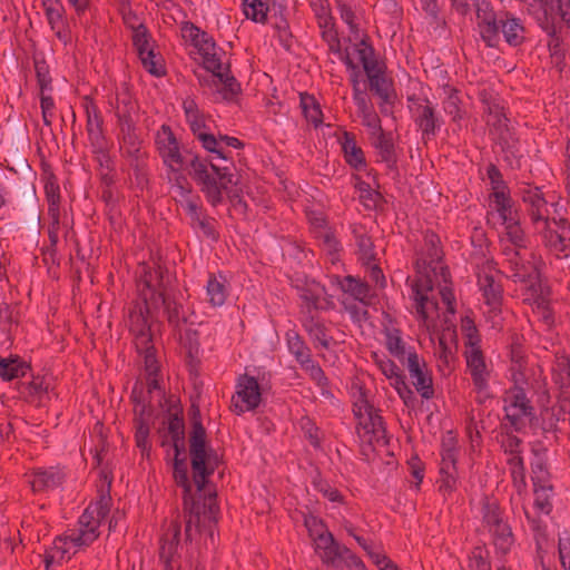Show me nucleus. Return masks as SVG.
<instances>
[{
    "mask_svg": "<svg viewBox=\"0 0 570 570\" xmlns=\"http://www.w3.org/2000/svg\"><path fill=\"white\" fill-rule=\"evenodd\" d=\"M168 278V272L160 265L151 268L144 264L137 281L140 299L128 309V327L134 336L137 352L144 357L147 374V394L151 400L153 394L156 393L159 401L164 397V393L159 385L160 367L156 357L150 328L151 311L160 305L164 306L167 321L174 327H179L181 323L186 322L181 304L165 296Z\"/></svg>",
    "mask_w": 570,
    "mask_h": 570,
    "instance_id": "f257e3e1",
    "label": "nucleus"
},
{
    "mask_svg": "<svg viewBox=\"0 0 570 570\" xmlns=\"http://www.w3.org/2000/svg\"><path fill=\"white\" fill-rule=\"evenodd\" d=\"M443 255L440 237L434 232H425L424 245L417 253L415 262L417 277L412 284L415 309L423 317H426L425 301H428V293L433 289L434 282L441 277L446 283L450 276L448 267L442 262Z\"/></svg>",
    "mask_w": 570,
    "mask_h": 570,
    "instance_id": "f03ea898",
    "label": "nucleus"
},
{
    "mask_svg": "<svg viewBox=\"0 0 570 570\" xmlns=\"http://www.w3.org/2000/svg\"><path fill=\"white\" fill-rule=\"evenodd\" d=\"M189 175L207 202L216 207L223 203V194L234 183L233 164L218 165L213 160L194 156L189 161Z\"/></svg>",
    "mask_w": 570,
    "mask_h": 570,
    "instance_id": "7ed1b4c3",
    "label": "nucleus"
},
{
    "mask_svg": "<svg viewBox=\"0 0 570 570\" xmlns=\"http://www.w3.org/2000/svg\"><path fill=\"white\" fill-rule=\"evenodd\" d=\"M190 410L193 414V429L189 436V452L191 458L193 481L196 485V491L200 493L207 483V478L212 475L218 466L219 458L212 448L207 446L206 430L200 420L199 407L193 404Z\"/></svg>",
    "mask_w": 570,
    "mask_h": 570,
    "instance_id": "20e7f679",
    "label": "nucleus"
},
{
    "mask_svg": "<svg viewBox=\"0 0 570 570\" xmlns=\"http://www.w3.org/2000/svg\"><path fill=\"white\" fill-rule=\"evenodd\" d=\"M523 383L514 373L513 386L508 389L502 397L504 411L502 426L514 432L524 431L535 417V407L531 399L528 397L522 386Z\"/></svg>",
    "mask_w": 570,
    "mask_h": 570,
    "instance_id": "39448f33",
    "label": "nucleus"
},
{
    "mask_svg": "<svg viewBox=\"0 0 570 570\" xmlns=\"http://www.w3.org/2000/svg\"><path fill=\"white\" fill-rule=\"evenodd\" d=\"M353 412L358 420L357 434L361 441L373 448L385 446L387 439L383 419L362 391L353 404Z\"/></svg>",
    "mask_w": 570,
    "mask_h": 570,
    "instance_id": "423d86ee",
    "label": "nucleus"
},
{
    "mask_svg": "<svg viewBox=\"0 0 570 570\" xmlns=\"http://www.w3.org/2000/svg\"><path fill=\"white\" fill-rule=\"evenodd\" d=\"M357 53L358 60L368 78L370 88L383 101L390 98V82L384 75L383 66L375 58L374 48L366 41L361 40L354 48Z\"/></svg>",
    "mask_w": 570,
    "mask_h": 570,
    "instance_id": "0eeeda50",
    "label": "nucleus"
},
{
    "mask_svg": "<svg viewBox=\"0 0 570 570\" xmlns=\"http://www.w3.org/2000/svg\"><path fill=\"white\" fill-rule=\"evenodd\" d=\"M468 372L473 383V390L476 393V402L482 404L492 395L489 391V382L492 374V367L487 363L485 356L480 346H472L464 352Z\"/></svg>",
    "mask_w": 570,
    "mask_h": 570,
    "instance_id": "6e6552de",
    "label": "nucleus"
},
{
    "mask_svg": "<svg viewBox=\"0 0 570 570\" xmlns=\"http://www.w3.org/2000/svg\"><path fill=\"white\" fill-rule=\"evenodd\" d=\"M483 104L484 120L489 127L490 135L500 144H508L510 138L509 118L505 115V108L500 98L481 94Z\"/></svg>",
    "mask_w": 570,
    "mask_h": 570,
    "instance_id": "1a4fd4ad",
    "label": "nucleus"
},
{
    "mask_svg": "<svg viewBox=\"0 0 570 570\" xmlns=\"http://www.w3.org/2000/svg\"><path fill=\"white\" fill-rule=\"evenodd\" d=\"M407 101L413 121L422 132V139L434 137L441 128V120L432 102L428 98L416 96H410Z\"/></svg>",
    "mask_w": 570,
    "mask_h": 570,
    "instance_id": "9d476101",
    "label": "nucleus"
},
{
    "mask_svg": "<svg viewBox=\"0 0 570 570\" xmlns=\"http://www.w3.org/2000/svg\"><path fill=\"white\" fill-rule=\"evenodd\" d=\"M262 401L261 386L256 377L242 374L236 382V392L232 397V411L240 415L247 411L257 409Z\"/></svg>",
    "mask_w": 570,
    "mask_h": 570,
    "instance_id": "9b49d317",
    "label": "nucleus"
},
{
    "mask_svg": "<svg viewBox=\"0 0 570 570\" xmlns=\"http://www.w3.org/2000/svg\"><path fill=\"white\" fill-rule=\"evenodd\" d=\"M173 476L178 487L183 488V499H184V511L188 513V519L186 520L185 534L186 539H190L191 537V523L194 517L196 521H199V505L196 502V499L191 494V482L188 478L187 465L185 459H179V455L175 453L174 458V471Z\"/></svg>",
    "mask_w": 570,
    "mask_h": 570,
    "instance_id": "f8f14e48",
    "label": "nucleus"
},
{
    "mask_svg": "<svg viewBox=\"0 0 570 570\" xmlns=\"http://www.w3.org/2000/svg\"><path fill=\"white\" fill-rule=\"evenodd\" d=\"M402 363L416 392L425 400L432 399L434 396L433 380L425 361L417 353L409 352L406 360Z\"/></svg>",
    "mask_w": 570,
    "mask_h": 570,
    "instance_id": "ddd939ff",
    "label": "nucleus"
},
{
    "mask_svg": "<svg viewBox=\"0 0 570 570\" xmlns=\"http://www.w3.org/2000/svg\"><path fill=\"white\" fill-rule=\"evenodd\" d=\"M157 150L168 168H183L184 156L171 128L163 125L156 134Z\"/></svg>",
    "mask_w": 570,
    "mask_h": 570,
    "instance_id": "4468645a",
    "label": "nucleus"
},
{
    "mask_svg": "<svg viewBox=\"0 0 570 570\" xmlns=\"http://www.w3.org/2000/svg\"><path fill=\"white\" fill-rule=\"evenodd\" d=\"M47 21L56 37L66 46L71 42V30L61 0H42Z\"/></svg>",
    "mask_w": 570,
    "mask_h": 570,
    "instance_id": "2eb2a0df",
    "label": "nucleus"
},
{
    "mask_svg": "<svg viewBox=\"0 0 570 570\" xmlns=\"http://www.w3.org/2000/svg\"><path fill=\"white\" fill-rule=\"evenodd\" d=\"M28 483L33 492H46L62 484L65 473L57 466L36 468L27 473Z\"/></svg>",
    "mask_w": 570,
    "mask_h": 570,
    "instance_id": "dca6fc26",
    "label": "nucleus"
},
{
    "mask_svg": "<svg viewBox=\"0 0 570 570\" xmlns=\"http://www.w3.org/2000/svg\"><path fill=\"white\" fill-rule=\"evenodd\" d=\"M82 107L86 112V129L90 144L101 149L105 145V136L102 130L104 120L95 101L86 96L82 98Z\"/></svg>",
    "mask_w": 570,
    "mask_h": 570,
    "instance_id": "f3484780",
    "label": "nucleus"
},
{
    "mask_svg": "<svg viewBox=\"0 0 570 570\" xmlns=\"http://www.w3.org/2000/svg\"><path fill=\"white\" fill-rule=\"evenodd\" d=\"M520 196L534 225L548 218L547 200L539 187L525 185L520 189Z\"/></svg>",
    "mask_w": 570,
    "mask_h": 570,
    "instance_id": "a211bd4d",
    "label": "nucleus"
},
{
    "mask_svg": "<svg viewBox=\"0 0 570 570\" xmlns=\"http://www.w3.org/2000/svg\"><path fill=\"white\" fill-rule=\"evenodd\" d=\"M100 533H94L90 530L85 531L79 525L76 529H71L63 537L58 538L55 541L53 550L60 553L63 558L66 553L70 551V548L82 549L89 547L94 541L99 538Z\"/></svg>",
    "mask_w": 570,
    "mask_h": 570,
    "instance_id": "6ab92c4d",
    "label": "nucleus"
},
{
    "mask_svg": "<svg viewBox=\"0 0 570 570\" xmlns=\"http://www.w3.org/2000/svg\"><path fill=\"white\" fill-rule=\"evenodd\" d=\"M478 284L482 291L484 301L492 308H497L501 304L502 287L495 281L491 263L482 265L478 273Z\"/></svg>",
    "mask_w": 570,
    "mask_h": 570,
    "instance_id": "aec40b11",
    "label": "nucleus"
},
{
    "mask_svg": "<svg viewBox=\"0 0 570 570\" xmlns=\"http://www.w3.org/2000/svg\"><path fill=\"white\" fill-rule=\"evenodd\" d=\"M199 82L213 83L225 100H233L240 92V85L234 76L220 70H207L204 77H198Z\"/></svg>",
    "mask_w": 570,
    "mask_h": 570,
    "instance_id": "412c9836",
    "label": "nucleus"
},
{
    "mask_svg": "<svg viewBox=\"0 0 570 570\" xmlns=\"http://www.w3.org/2000/svg\"><path fill=\"white\" fill-rule=\"evenodd\" d=\"M179 538L180 523L177 520H173L160 539L159 558L164 561L166 570H174Z\"/></svg>",
    "mask_w": 570,
    "mask_h": 570,
    "instance_id": "4be33fe9",
    "label": "nucleus"
},
{
    "mask_svg": "<svg viewBox=\"0 0 570 570\" xmlns=\"http://www.w3.org/2000/svg\"><path fill=\"white\" fill-rule=\"evenodd\" d=\"M183 208L189 216L190 224L194 228H198L205 237L212 240L219 238V233L215 227V219L205 215L197 202L186 200Z\"/></svg>",
    "mask_w": 570,
    "mask_h": 570,
    "instance_id": "5701e85b",
    "label": "nucleus"
},
{
    "mask_svg": "<svg viewBox=\"0 0 570 570\" xmlns=\"http://www.w3.org/2000/svg\"><path fill=\"white\" fill-rule=\"evenodd\" d=\"M334 278L342 292L365 305L371 303L373 295L367 282L352 275L344 276L343 278L335 276Z\"/></svg>",
    "mask_w": 570,
    "mask_h": 570,
    "instance_id": "b1692460",
    "label": "nucleus"
},
{
    "mask_svg": "<svg viewBox=\"0 0 570 570\" xmlns=\"http://www.w3.org/2000/svg\"><path fill=\"white\" fill-rule=\"evenodd\" d=\"M352 232L357 248L356 254L361 264H370L371 261H376L374 243L365 228L361 225H355Z\"/></svg>",
    "mask_w": 570,
    "mask_h": 570,
    "instance_id": "393cba45",
    "label": "nucleus"
},
{
    "mask_svg": "<svg viewBox=\"0 0 570 570\" xmlns=\"http://www.w3.org/2000/svg\"><path fill=\"white\" fill-rule=\"evenodd\" d=\"M552 381L559 386L560 396H570V356L556 355L552 365Z\"/></svg>",
    "mask_w": 570,
    "mask_h": 570,
    "instance_id": "a878e982",
    "label": "nucleus"
},
{
    "mask_svg": "<svg viewBox=\"0 0 570 570\" xmlns=\"http://www.w3.org/2000/svg\"><path fill=\"white\" fill-rule=\"evenodd\" d=\"M286 338L291 354H293L296 362L301 365L303 370L308 367L311 364L315 363V361L312 358L311 348L297 333L289 332L287 333Z\"/></svg>",
    "mask_w": 570,
    "mask_h": 570,
    "instance_id": "bb28decb",
    "label": "nucleus"
},
{
    "mask_svg": "<svg viewBox=\"0 0 570 570\" xmlns=\"http://www.w3.org/2000/svg\"><path fill=\"white\" fill-rule=\"evenodd\" d=\"M342 150L346 163L355 169H361L366 166L364 153L357 146L355 136L351 132L344 131L342 139Z\"/></svg>",
    "mask_w": 570,
    "mask_h": 570,
    "instance_id": "cd10ccee",
    "label": "nucleus"
},
{
    "mask_svg": "<svg viewBox=\"0 0 570 570\" xmlns=\"http://www.w3.org/2000/svg\"><path fill=\"white\" fill-rule=\"evenodd\" d=\"M204 58V66L206 70H220L222 62L216 57V43L214 39L205 31L202 32L198 41L194 43Z\"/></svg>",
    "mask_w": 570,
    "mask_h": 570,
    "instance_id": "c85d7f7f",
    "label": "nucleus"
},
{
    "mask_svg": "<svg viewBox=\"0 0 570 570\" xmlns=\"http://www.w3.org/2000/svg\"><path fill=\"white\" fill-rule=\"evenodd\" d=\"M315 551L320 554L323 563L333 566L340 559L338 542L334 539L331 532L318 534L314 540Z\"/></svg>",
    "mask_w": 570,
    "mask_h": 570,
    "instance_id": "c756f323",
    "label": "nucleus"
},
{
    "mask_svg": "<svg viewBox=\"0 0 570 570\" xmlns=\"http://www.w3.org/2000/svg\"><path fill=\"white\" fill-rule=\"evenodd\" d=\"M315 226L317 228L316 237L318 238L323 250L331 256V262L335 263L341 249L340 242L336 239L334 233L325 227V220L323 218H316Z\"/></svg>",
    "mask_w": 570,
    "mask_h": 570,
    "instance_id": "7c9ffc66",
    "label": "nucleus"
},
{
    "mask_svg": "<svg viewBox=\"0 0 570 570\" xmlns=\"http://www.w3.org/2000/svg\"><path fill=\"white\" fill-rule=\"evenodd\" d=\"M299 298L308 308H323L322 301L325 294V287L315 281L305 282L302 286H296Z\"/></svg>",
    "mask_w": 570,
    "mask_h": 570,
    "instance_id": "2f4dec72",
    "label": "nucleus"
},
{
    "mask_svg": "<svg viewBox=\"0 0 570 570\" xmlns=\"http://www.w3.org/2000/svg\"><path fill=\"white\" fill-rule=\"evenodd\" d=\"M436 356V366L443 375H449L455 365V353L451 346L446 344L445 335L439 337L438 345L434 350Z\"/></svg>",
    "mask_w": 570,
    "mask_h": 570,
    "instance_id": "473e14b6",
    "label": "nucleus"
},
{
    "mask_svg": "<svg viewBox=\"0 0 570 570\" xmlns=\"http://www.w3.org/2000/svg\"><path fill=\"white\" fill-rule=\"evenodd\" d=\"M373 137V146L377 150L381 160L386 163L389 168H393L396 165L397 158L392 136L384 131H380Z\"/></svg>",
    "mask_w": 570,
    "mask_h": 570,
    "instance_id": "72a5a7b5",
    "label": "nucleus"
},
{
    "mask_svg": "<svg viewBox=\"0 0 570 570\" xmlns=\"http://www.w3.org/2000/svg\"><path fill=\"white\" fill-rule=\"evenodd\" d=\"M168 179L171 184V189L175 193V199H177L181 206L186 200H191L189 195L193 187L187 177L181 173V168H169Z\"/></svg>",
    "mask_w": 570,
    "mask_h": 570,
    "instance_id": "f704fd0d",
    "label": "nucleus"
},
{
    "mask_svg": "<svg viewBox=\"0 0 570 570\" xmlns=\"http://www.w3.org/2000/svg\"><path fill=\"white\" fill-rule=\"evenodd\" d=\"M134 406V423H153V406L150 400L147 402L142 387L136 385L131 392Z\"/></svg>",
    "mask_w": 570,
    "mask_h": 570,
    "instance_id": "c9c22d12",
    "label": "nucleus"
},
{
    "mask_svg": "<svg viewBox=\"0 0 570 570\" xmlns=\"http://www.w3.org/2000/svg\"><path fill=\"white\" fill-rule=\"evenodd\" d=\"M206 293L207 301L212 306H222L227 298L226 278L222 275L210 274L207 281Z\"/></svg>",
    "mask_w": 570,
    "mask_h": 570,
    "instance_id": "e433bc0d",
    "label": "nucleus"
},
{
    "mask_svg": "<svg viewBox=\"0 0 570 570\" xmlns=\"http://www.w3.org/2000/svg\"><path fill=\"white\" fill-rule=\"evenodd\" d=\"M535 226L537 229L542 234L544 244L551 250H553L557 255L566 252L568 244L564 236L557 230L551 229L548 218L543 222H540V224Z\"/></svg>",
    "mask_w": 570,
    "mask_h": 570,
    "instance_id": "4c0bfd02",
    "label": "nucleus"
},
{
    "mask_svg": "<svg viewBox=\"0 0 570 570\" xmlns=\"http://www.w3.org/2000/svg\"><path fill=\"white\" fill-rule=\"evenodd\" d=\"M494 208L498 212L503 225L518 220V213L509 193H492Z\"/></svg>",
    "mask_w": 570,
    "mask_h": 570,
    "instance_id": "58836bf2",
    "label": "nucleus"
},
{
    "mask_svg": "<svg viewBox=\"0 0 570 570\" xmlns=\"http://www.w3.org/2000/svg\"><path fill=\"white\" fill-rule=\"evenodd\" d=\"M30 370V365L19 357H0V377L4 381H12L22 377Z\"/></svg>",
    "mask_w": 570,
    "mask_h": 570,
    "instance_id": "ea45409f",
    "label": "nucleus"
},
{
    "mask_svg": "<svg viewBox=\"0 0 570 570\" xmlns=\"http://www.w3.org/2000/svg\"><path fill=\"white\" fill-rule=\"evenodd\" d=\"M303 326L305 331L308 333L315 347H317L318 344L324 350L330 348L333 338L332 336L328 335L327 328L323 323L315 321L313 317H311L303 323Z\"/></svg>",
    "mask_w": 570,
    "mask_h": 570,
    "instance_id": "a19ab883",
    "label": "nucleus"
},
{
    "mask_svg": "<svg viewBox=\"0 0 570 570\" xmlns=\"http://www.w3.org/2000/svg\"><path fill=\"white\" fill-rule=\"evenodd\" d=\"M523 284V303L532 304L548 296V291L543 286L540 273L532 276L531 278L522 282Z\"/></svg>",
    "mask_w": 570,
    "mask_h": 570,
    "instance_id": "79ce46f5",
    "label": "nucleus"
},
{
    "mask_svg": "<svg viewBox=\"0 0 570 570\" xmlns=\"http://www.w3.org/2000/svg\"><path fill=\"white\" fill-rule=\"evenodd\" d=\"M489 532L492 534L493 544L497 550L502 554H507L514 543V535L508 522L501 524L500 528H493Z\"/></svg>",
    "mask_w": 570,
    "mask_h": 570,
    "instance_id": "37998d69",
    "label": "nucleus"
},
{
    "mask_svg": "<svg viewBox=\"0 0 570 570\" xmlns=\"http://www.w3.org/2000/svg\"><path fill=\"white\" fill-rule=\"evenodd\" d=\"M444 92L446 97L442 102L443 110L452 117L453 121H460L463 118L464 111L462 109V101L459 97V91L453 87L445 86Z\"/></svg>",
    "mask_w": 570,
    "mask_h": 570,
    "instance_id": "c03bdc74",
    "label": "nucleus"
},
{
    "mask_svg": "<svg viewBox=\"0 0 570 570\" xmlns=\"http://www.w3.org/2000/svg\"><path fill=\"white\" fill-rule=\"evenodd\" d=\"M415 9L422 11L432 26L440 27L445 24L439 0H416Z\"/></svg>",
    "mask_w": 570,
    "mask_h": 570,
    "instance_id": "a18cd8bd",
    "label": "nucleus"
},
{
    "mask_svg": "<svg viewBox=\"0 0 570 570\" xmlns=\"http://www.w3.org/2000/svg\"><path fill=\"white\" fill-rule=\"evenodd\" d=\"M168 433L170 434L175 453L180 455L185 450V425L181 417L176 414L170 415Z\"/></svg>",
    "mask_w": 570,
    "mask_h": 570,
    "instance_id": "49530a36",
    "label": "nucleus"
},
{
    "mask_svg": "<svg viewBox=\"0 0 570 570\" xmlns=\"http://www.w3.org/2000/svg\"><path fill=\"white\" fill-rule=\"evenodd\" d=\"M309 379L315 383V385L321 391V396L325 400H332L334 397L331 391V384L328 377L325 375V372L320 366L318 363H313L308 367L304 370Z\"/></svg>",
    "mask_w": 570,
    "mask_h": 570,
    "instance_id": "de8ad7c7",
    "label": "nucleus"
},
{
    "mask_svg": "<svg viewBox=\"0 0 570 570\" xmlns=\"http://www.w3.org/2000/svg\"><path fill=\"white\" fill-rule=\"evenodd\" d=\"M482 519L483 524L488 528V530H492L493 528H497L504 522H507L503 519L502 511L499 507V504L495 501L485 500L482 505Z\"/></svg>",
    "mask_w": 570,
    "mask_h": 570,
    "instance_id": "09e8293b",
    "label": "nucleus"
},
{
    "mask_svg": "<svg viewBox=\"0 0 570 570\" xmlns=\"http://www.w3.org/2000/svg\"><path fill=\"white\" fill-rule=\"evenodd\" d=\"M500 29L504 36L505 41L510 46H519L522 43L523 37V27L520 24L518 19H507L505 21H500Z\"/></svg>",
    "mask_w": 570,
    "mask_h": 570,
    "instance_id": "8fccbe9b",
    "label": "nucleus"
},
{
    "mask_svg": "<svg viewBox=\"0 0 570 570\" xmlns=\"http://www.w3.org/2000/svg\"><path fill=\"white\" fill-rule=\"evenodd\" d=\"M528 257L529 256H525V258H519L517 261V266L514 264L509 266L511 278L514 282L522 283L540 273L535 264L530 262Z\"/></svg>",
    "mask_w": 570,
    "mask_h": 570,
    "instance_id": "3c124183",
    "label": "nucleus"
},
{
    "mask_svg": "<svg viewBox=\"0 0 570 570\" xmlns=\"http://www.w3.org/2000/svg\"><path fill=\"white\" fill-rule=\"evenodd\" d=\"M268 4L263 0H244L243 11L247 19L265 23L267 21Z\"/></svg>",
    "mask_w": 570,
    "mask_h": 570,
    "instance_id": "603ef678",
    "label": "nucleus"
},
{
    "mask_svg": "<svg viewBox=\"0 0 570 570\" xmlns=\"http://www.w3.org/2000/svg\"><path fill=\"white\" fill-rule=\"evenodd\" d=\"M121 149L128 157H140V139L136 134V127L120 130Z\"/></svg>",
    "mask_w": 570,
    "mask_h": 570,
    "instance_id": "864d4df0",
    "label": "nucleus"
},
{
    "mask_svg": "<svg viewBox=\"0 0 570 570\" xmlns=\"http://www.w3.org/2000/svg\"><path fill=\"white\" fill-rule=\"evenodd\" d=\"M202 146L209 153L216 155L217 159H222L225 164H233L229 157V151H226L224 146L220 145L219 137L216 138L213 134H199Z\"/></svg>",
    "mask_w": 570,
    "mask_h": 570,
    "instance_id": "5fc2aeb1",
    "label": "nucleus"
},
{
    "mask_svg": "<svg viewBox=\"0 0 570 570\" xmlns=\"http://www.w3.org/2000/svg\"><path fill=\"white\" fill-rule=\"evenodd\" d=\"M505 226V233L501 237V240L518 246L519 248H528V237L520 226L519 219L508 223Z\"/></svg>",
    "mask_w": 570,
    "mask_h": 570,
    "instance_id": "6e6d98bb",
    "label": "nucleus"
},
{
    "mask_svg": "<svg viewBox=\"0 0 570 570\" xmlns=\"http://www.w3.org/2000/svg\"><path fill=\"white\" fill-rule=\"evenodd\" d=\"M444 470H456V450L453 438H449L442 442L440 471Z\"/></svg>",
    "mask_w": 570,
    "mask_h": 570,
    "instance_id": "4d7b16f0",
    "label": "nucleus"
},
{
    "mask_svg": "<svg viewBox=\"0 0 570 570\" xmlns=\"http://www.w3.org/2000/svg\"><path fill=\"white\" fill-rule=\"evenodd\" d=\"M142 67L153 76L160 77L165 75V67L161 62V59L158 58V55L154 51V49L148 51H142L138 55Z\"/></svg>",
    "mask_w": 570,
    "mask_h": 570,
    "instance_id": "13d9d810",
    "label": "nucleus"
},
{
    "mask_svg": "<svg viewBox=\"0 0 570 570\" xmlns=\"http://www.w3.org/2000/svg\"><path fill=\"white\" fill-rule=\"evenodd\" d=\"M480 35L488 47H497L500 40V24L497 19L490 21H478Z\"/></svg>",
    "mask_w": 570,
    "mask_h": 570,
    "instance_id": "bf43d9fd",
    "label": "nucleus"
},
{
    "mask_svg": "<svg viewBox=\"0 0 570 570\" xmlns=\"http://www.w3.org/2000/svg\"><path fill=\"white\" fill-rule=\"evenodd\" d=\"M386 347L389 352L393 356L399 358L401 362H404V360H406L409 353L405 351V346L399 330H392L387 332Z\"/></svg>",
    "mask_w": 570,
    "mask_h": 570,
    "instance_id": "052dcab7",
    "label": "nucleus"
},
{
    "mask_svg": "<svg viewBox=\"0 0 570 570\" xmlns=\"http://www.w3.org/2000/svg\"><path fill=\"white\" fill-rule=\"evenodd\" d=\"M150 425V423H134L136 445L142 456H148L151 449L149 441Z\"/></svg>",
    "mask_w": 570,
    "mask_h": 570,
    "instance_id": "680f3d73",
    "label": "nucleus"
},
{
    "mask_svg": "<svg viewBox=\"0 0 570 570\" xmlns=\"http://www.w3.org/2000/svg\"><path fill=\"white\" fill-rule=\"evenodd\" d=\"M45 194L48 203V209H60V187L53 175H50L46 180Z\"/></svg>",
    "mask_w": 570,
    "mask_h": 570,
    "instance_id": "e2e57ef3",
    "label": "nucleus"
},
{
    "mask_svg": "<svg viewBox=\"0 0 570 570\" xmlns=\"http://www.w3.org/2000/svg\"><path fill=\"white\" fill-rule=\"evenodd\" d=\"M534 488V505L535 508L546 514H549L552 509L550 501L553 491L552 485L533 487Z\"/></svg>",
    "mask_w": 570,
    "mask_h": 570,
    "instance_id": "0e129e2a",
    "label": "nucleus"
},
{
    "mask_svg": "<svg viewBox=\"0 0 570 570\" xmlns=\"http://www.w3.org/2000/svg\"><path fill=\"white\" fill-rule=\"evenodd\" d=\"M531 480L533 487L552 485L547 464L541 458H538L531 464Z\"/></svg>",
    "mask_w": 570,
    "mask_h": 570,
    "instance_id": "69168bd1",
    "label": "nucleus"
},
{
    "mask_svg": "<svg viewBox=\"0 0 570 570\" xmlns=\"http://www.w3.org/2000/svg\"><path fill=\"white\" fill-rule=\"evenodd\" d=\"M47 386L43 384V380L40 377L33 379L31 382L23 384L21 393L26 400L33 403L37 400L41 401L42 395L47 394Z\"/></svg>",
    "mask_w": 570,
    "mask_h": 570,
    "instance_id": "338daca9",
    "label": "nucleus"
},
{
    "mask_svg": "<svg viewBox=\"0 0 570 570\" xmlns=\"http://www.w3.org/2000/svg\"><path fill=\"white\" fill-rule=\"evenodd\" d=\"M132 45L138 55L153 49L150 46V33L144 24H139L132 29Z\"/></svg>",
    "mask_w": 570,
    "mask_h": 570,
    "instance_id": "774afa93",
    "label": "nucleus"
}]
</instances>
